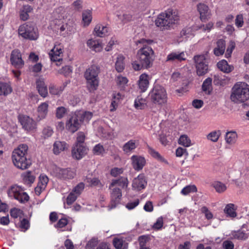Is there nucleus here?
Segmentation results:
<instances>
[{
    "label": "nucleus",
    "instance_id": "nucleus-1",
    "mask_svg": "<svg viewBox=\"0 0 249 249\" xmlns=\"http://www.w3.org/2000/svg\"><path fill=\"white\" fill-rule=\"evenodd\" d=\"M137 60L132 61L131 65L135 71L149 69L152 67L155 59L154 52L148 45H143L137 53Z\"/></svg>",
    "mask_w": 249,
    "mask_h": 249
},
{
    "label": "nucleus",
    "instance_id": "nucleus-41",
    "mask_svg": "<svg viewBox=\"0 0 249 249\" xmlns=\"http://www.w3.org/2000/svg\"><path fill=\"white\" fill-rule=\"evenodd\" d=\"M146 105L145 100L142 97H138L135 100L134 106L137 109H143L145 107Z\"/></svg>",
    "mask_w": 249,
    "mask_h": 249
},
{
    "label": "nucleus",
    "instance_id": "nucleus-32",
    "mask_svg": "<svg viewBox=\"0 0 249 249\" xmlns=\"http://www.w3.org/2000/svg\"><path fill=\"white\" fill-rule=\"evenodd\" d=\"M212 89V79L208 77L204 81L202 85V89L206 93L210 94Z\"/></svg>",
    "mask_w": 249,
    "mask_h": 249
},
{
    "label": "nucleus",
    "instance_id": "nucleus-26",
    "mask_svg": "<svg viewBox=\"0 0 249 249\" xmlns=\"http://www.w3.org/2000/svg\"><path fill=\"white\" fill-rule=\"evenodd\" d=\"M48 104L47 103L44 102L41 103L37 108V119L40 121L44 119L47 113Z\"/></svg>",
    "mask_w": 249,
    "mask_h": 249
},
{
    "label": "nucleus",
    "instance_id": "nucleus-54",
    "mask_svg": "<svg viewBox=\"0 0 249 249\" xmlns=\"http://www.w3.org/2000/svg\"><path fill=\"white\" fill-rule=\"evenodd\" d=\"M233 236L235 239L238 240H245L248 238L247 234L242 231L235 232L233 234Z\"/></svg>",
    "mask_w": 249,
    "mask_h": 249
},
{
    "label": "nucleus",
    "instance_id": "nucleus-63",
    "mask_svg": "<svg viewBox=\"0 0 249 249\" xmlns=\"http://www.w3.org/2000/svg\"><path fill=\"white\" fill-rule=\"evenodd\" d=\"M163 226V219L159 217L157 219L156 222L153 225V228L156 230L160 229Z\"/></svg>",
    "mask_w": 249,
    "mask_h": 249
},
{
    "label": "nucleus",
    "instance_id": "nucleus-7",
    "mask_svg": "<svg viewBox=\"0 0 249 249\" xmlns=\"http://www.w3.org/2000/svg\"><path fill=\"white\" fill-rule=\"evenodd\" d=\"M18 34L23 38L31 40H36L38 37L37 28L34 23L27 22L20 26Z\"/></svg>",
    "mask_w": 249,
    "mask_h": 249
},
{
    "label": "nucleus",
    "instance_id": "nucleus-48",
    "mask_svg": "<svg viewBox=\"0 0 249 249\" xmlns=\"http://www.w3.org/2000/svg\"><path fill=\"white\" fill-rule=\"evenodd\" d=\"M228 80H226L222 76H220L219 75H214V80L213 82L215 85H219L221 86H223L226 84L227 81Z\"/></svg>",
    "mask_w": 249,
    "mask_h": 249
},
{
    "label": "nucleus",
    "instance_id": "nucleus-34",
    "mask_svg": "<svg viewBox=\"0 0 249 249\" xmlns=\"http://www.w3.org/2000/svg\"><path fill=\"white\" fill-rule=\"evenodd\" d=\"M237 139V134L235 131L227 132L225 135V140L227 143L232 144L235 143Z\"/></svg>",
    "mask_w": 249,
    "mask_h": 249
},
{
    "label": "nucleus",
    "instance_id": "nucleus-16",
    "mask_svg": "<svg viewBox=\"0 0 249 249\" xmlns=\"http://www.w3.org/2000/svg\"><path fill=\"white\" fill-rule=\"evenodd\" d=\"M147 184L145 177L143 174L139 175L134 178L132 182V188L138 191L144 189Z\"/></svg>",
    "mask_w": 249,
    "mask_h": 249
},
{
    "label": "nucleus",
    "instance_id": "nucleus-55",
    "mask_svg": "<svg viewBox=\"0 0 249 249\" xmlns=\"http://www.w3.org/2000/svg\"><path fill=\"white\" fill-rule=\"evenodd\" d=\"M53 133V130L51 127H46L42 131V136L44 138L46 139L52 136Z\"/></svg>",
    "mask_w": 249,
    "mask_h": 249
},
{
    "label": "nucleus",
    "instance_id": "nucleus-64",
    "mask_svg": "<svg viewBox=\"0 0 249 249\" xmlns=\"http://www.w3.org/2000/svg\"><path fill=\"white\" fill-rule=\"evenodd\" d=\"M67 224L68 220L66 218H61L59 219L55 226L56 228H62L66 226Z\"/></svg>",
    "mask_w": 249,
    "mask_h": 249
},
{
    "label": "nucleus",
    "instance_id": "nucleus-51",
    "mask_svg": "<svg viewBox=\"0 0 249 249\" xmlns=\"http://www.w3.org/2000/svg\"><path fill=\"white\" fill-rule=\"evenodd\" d=\"M85 184L83 182L78 184L72 190V192L78 196H79L84 189Z\"/></svg>",
    "mask_w": 249,
    "mask_h": 249
},
{
    "label": "nucleus",
    "instance_id": "nucleus-56",
    "mask_svg": "<svg viewBox=\"0 0 249 249\" xmlns=\"http://www.w3.org/2000/svg\"><path fill=\"white\" fill-rule=\"evenodd\" d=\"M104 151V148L102 145L100 144H96L93 148L92 151L94 154L99 155L102 154Z\"/></svg>",
    "mask_w": 249,
    "mask_h": 249
},
{
    "label": "nucleus",
    "instance_id": "nucleus-2",
    "mask_svg": "<svg viewBox=\"0 0 249 249\" xmlns=\"http://www.w3.org/2000/svg\"><path fill=\"white\" fill-rule=\"evenodd\" d=\"M28 146L26 144H19L15 149L12 154V160L14 165L21 170L28 169L32 164L29 158H27Z\"/></svg>",
    "mask_w": 249,
    "mask_h": 249
},
{
    "label": "nucleus",
    "instance_id": "nucleus-49",
    "mask_svg": "<svg viewBox=\"0 0 249 249\" xmlns=\"http://www.w3.org/2000/svg\"><path fill=\"white\" fill-rule=\"evenodd\" d=\"M85 135L83 132H79L77 133L76 142L75 144L85 145Z\"/></svg>",
    "mask_w": 249,
    "mask_h": 249
},
{
    "label": "nucleus",
    "instance_id": "nucleus-37",
    "mask_svg": "<svg viewBox=\"0 0 249 249\" xmlns=\"http://www.w3.org/2000/svg\"><path fill=\"white\" fill-rule=\"evenodd\" d=\"M113 245L117 249H126L127 248V244L122 238H115L113 240Z\"/></svg>",
    "mask_w": 249,
    "mask_h": 249
},
{
    "label": "nucleus",
    "instance_id": "nucleus-35",
    "mask_svg": "<svg viewBox=\"0 0 249 249\" xmlns=\"http://www.w3.org/2000/svg\"><path fill=\"white\" fill-rule=\"evenodd\" d=\"M76 113L79 117L81 123L84 122H89V121L90 120L92 117V113L89 111H79Z\"/></svg>",
    "mask_w": 249,
    "mask_h": 249
},
{
    "label": "nucleus",
    "instance_id": "nucleus-12",
    "mask_svg": "<svg viewBox=\"0 0 249 249\" xmlns=\"http://www.w3.org/2000/svg\"><path fill=\"white\" fill-rule=\"evenodd\" d=\"M10 61L12 65L18 69H21L24 65V61L21 57V53L18 50H14L12 52Z\"/></svg>",
    "mask_w": 249,
    "mask_h": 249
},
{
    "label": "nucleus",
    "instance_id": "nucleus-9",
    "mask_svg": "<svg viewBox=\"0 0 249 249\" xmlns=\"http://www.w3.org/2000/svg\"><path fill=\"white\" fill-rule=\"evenodd\" d=\"M194 60L196 64V73L198 76H203L208 72V65L206 63V54L194 56Z\"/></svg>",
    "mask_w": 249,
    "mask_h": 249
},
{
    "label": "nucleus",
    "instance_id": "nucleus-28",
    "mask_svg": "<svg viewBox=\"0 0 249 249\" xmlns=\"http://www.w3.org/2000/svg\"><path fill=\"white\" fill-rule=\"evenodd\" d=\"M218 69L225 72L229 73L233 70L234 67L232 65H230L225 60H222L217 63V64Z\"/></svg>",
    "mask_w": 249,
    "mask_h": 249
},
{
    "label": "nucleus",
    "instance_id": "nucleus-33",
    "mask_svg": "<svg viewBox=\"0 0 249 249\" xmlns=\"http://www.w3.org/2000/svg\"><path fill=\"white\" fill-rule=\"evenodd\" d=\"M67 148V144L64 142L56 141L53 144V152L55 154H58L61 151Z\"/></svg>",
    "mask_w": 249,
    "mask_h": 249
},
{
    "label": "nucleus",
    "instance_id": "nucleus-53",
    "mask_svg": "<svg viewBox=\"0 0 249 249\" xmlns=\"http://www.w3.org/2000/svg\"><path fill=\"white\" fill-rule=\"evenodd\" d=\"M98 244L97 238H93L90 239L86 246V249H95Z\"/></svg>",
    "mask_w": 249,
    "mask_h": 249
},
{
    "label": "nucleus",
    "instance_id": "nucleus-59",
    "mask_svg": "<svg viewBox=\"0 0 249 249\" xmlns=\"http://www.w3.org/2000/svg\"><path fill=\"white\" fill-rule=\"evenodd\" d=\"M66 112V109L63 107H58L56 109V116L57 118H62Z\"/></svg>",
    "mask_w": 249,
    "mask_h": 249
},
{
    "label": "nucleus",
    "instance_id": "nucleus-8",
    "mask_svg": "<svg viewBox=\"0 0 249 249\" xmlns=\"http://www.w3.org/2000/svg\"><path fill=\"white\" fill-rule=\"evenodd\" d=\"M9 197H13L21 203L27 202L29 199L27 194L24 192L22 188L17 185L11 186L7 190Z\"/></svg>",
    "mask_w": 249,
    "mask_h": 249
},
{
    "label": "nucleus",
    "instance_id": "nucleus-22",
    "mask_svg": "<svg viewBox=\"0 0 249 249\" xmlns=\"http://www.w3.org/2000/svg\"><path fill=\"white\" fill-rule=\"evenodd\" d=\"M226 49L225 41L222 39H218L216 42V46L213 49V53L216 56L224 54Z\"/></svg>",
    "mask_w": 249,
    "mask_h": 249
},
{
    "label": "nucleus",
    "instance_id": "nucleus-40",
    "mask_svg": "<svg viewBox=\"0 0 249 249\" xmlns=\"http://www.w3.org/2000/svg\"><path fill=\"white\" fill-rule=\"evenodd\" d=\"M149 153L154 158L157 159L159 161L167 163L166 160L160 154L159 152L156 151L152 148L148 146Z\"/></svg>",
    "mask_w": 249,
    "mask_h": 249
},
{
    "label": "nucleus",
    "instance_id": "nucleus-11",
    "mask_svg": "<svg viewBox=\"0 0 249 249\" xmlns=\"http://www.w3.org/2000/svg\"><path fill=\"white\" fill-rule=\"evenodd\" d=\"M54 172L57 178L62 179H71L75 176V172L70 168H56Z\"/></svg>",
    "mask_w": 249,
    "mask_h": 249
},
{
    "label": "nucleus",
    "instance_id": "nucleus-58",
    "mask_svg": "<svg viewBox=\"0 0 249 249\" xmlns=\"http://www.w3.org/2000/svg\"><path fill=\"white\" fill-rule=\"evenodd\" d=\"M77 196V195L71 192L67 197V203L68 205H71L75 201Z\"/></svg>",
    "mask_w": 249,
    "mask_h": 249
},
{
    "label": "nucleus",
    "instance_id": "nucleus-23",
    "mask_svg": "<svg viewBox=\"0 0 249 249\" xmlns=\"http://www.w3.org/2000/svg\"><path fill=\"white\" fill-rule=\"evenodd\" d=\"M149 83L148 75L147 74L143 73L140 76L138 85L142 92H144L147 89Z\"/></svg>",
    "mask_w": 249,
    "mask_h": 249
},
{
    "label": "nucleus",
    "instance_id": "nucleus-42",
    "mask_svg": "<svg viewBox=\"0 0 249 249\" xmlns=\"http://www.w3.org/2000/svg\"><path fill=\"white\" fill-rule=\"evenodd\" d=\"M221 135V132L220 130L214 131L210 133L207 135V139L213 142H216L218 140L219 137Z\"/></svg>",
    "mask_w": 249,
    "mask_h": 249
},
{
    "label": "nucleus",
    "instance_id": "nucleus-14",
    "mask_svg": "<svg viewBox=\"0 0 249 249\" xmlns=\"http://www.w3.org/2000/svg\"><path fill=\"white\" fill-rule=\"evenodd\" d=\"M87 153V148L85 145L74 144L71 150V155L73 158L80 160Z\"/></svg>",
    "mask_w": 249,
    "mask_h": 249
},
{
    "label": "nucleus",
    "instance_id": "nucleus-46",
    "mask_svg": "<svg viewBox=\"0 0 249 249\" xmlns=\"http://www.w3.org/2000/svg\"><path fill=\"white\" fill-rule=\"evenodd\" d=\"M64 89V87H57L54 85H51L49 87V92L53 95L60 94Z\"/></svg>",
    "mask_w": 249,
    "mask_h": 249
},
{
    "label": "nucleus",
    "instance_id": "nucleus-5",
    "mask_svg": "<svg viewBox=\"0 0 249 249\" xmlns=\"http://www.w3.org/2000/svg\"><path fill=\"white\" fill-rule=\"evenodd\" d=\"M99 70L95 65L91 66L84 73V77L87 81V87L90 92L97 89L99 85L98 75Z\"/></svg>",
    "mask_w": 249,
    "mask_h": 249
},
{
    "label": "nucleus",
    "instance_id": "nucleus-57",
    "mask_svg": "<svg viewBox=\"0 0 249 249\" xmlns=\"http://www.w3.org/2000/svg\"><path fill=\"white\" fill-rule=\"evenodd\" d=\"M201 211L202 213L205 214L206 218L209 220L213 217V213L208 210V208L206 206H203L201 209Z\"/></svg>",
    "mask_w": 249,
    "mask_h": 249
},
{
    "label": "nucleus",
    "instance_id": "nucleus-10",
    "mask_svg": "<svg viewBox=\"0 0 249 249\" xmlns=\"http://www.w3.org/2000/svg\"><path fill=\"white\" fill-rule=\"evenodd\" d=\"M81 122L76 113L72 114L67 121L66 124V128L71 132L74 133L80 127Z\"/></svg>",
    "mask_w": 249,
    "mask_h": 249
},
{
    "label": "nucleus",
    "instance_id": "nucleus-29",
    "mask_svg": "<svg viewBox=\"0 0 249 249\" xmlns=\"http://www.w3.org/2000/svg\"><path fill=\"white\" fill-rule=\"evenodd\" d=\"M87 44L90 49L95 52H100L103 48L102 44L96 40L89 39Z\"/></svg>",
    "mask_w": 249,
    "mask_h": 249
},
{
    "label": "nucleus",
    "instance_id": "nucleus-31",
    "mask_svg": "<svg viewBox=\"0 0 249 249\" xmlns=\"http://www.w3.org/2000/svg\"><path fill=\"white\" fill-rule=\"evenodd\" d=\"M94 31L97 36L103 37L107 35V28L101 24H97L95 27Z\"/></svg>",
    "mask_w": 249,
    "mask_h": 249
},
{
    "label": "nucleus",
    "instance_id": "nucleus-61",
    "mask_svg": "<svg viewBox=\"0 0 249 249\" xmlns=\"http://www.w3.org/2000/svg\"><path fill=\"white\" fill-rule=\"evenodd\" d=\"M244 23L243 17L242 15H238L235 19V25L238 27H241Z\"/></svg>",
    "mask_w": 249,
    "mask_h": 249
},
{
    "label": "nucleus",
    "instance_id": "nucleus-15",
    "mask_svg": "<svg viewBox=\"0 0 249 249\" xmlns=\"http://www.w3.org/2000/svg\"><path fill=\"white\" fill-rule=\"evenodd\" d=\"M122 196V192L119 188L114 187L112 189L111 193V202L108 206L109 209L116 207L117 204L119 203Z\"/></svg>",
    "mask_w": 249,
    "mask_h": 249
},
{
    "label": "nucleus",
    "instance_id": "nucleus-44",
    "mask_svg": "<svg viewBox=\"0 0 249 249\" xmlns=\"http://www.w3.org/2000/svg\"><path fill=\"white\" fill-rule=\"evenodd\" d=\"M197 191V188L195 185H188L183 188L181 193L183 195H187L191 193H195Z\"/></svg>",
    "mask_w": 249,
    "mask_h": 249
},
{
    "label": "nucleus",
    "instance_id": "nucleus-52",
    "mask_svg": "<svg viewBox=\"0 0 249 249\" xmlns=\"http://www.w3.org/2000/svg\"><path fill=\"white\" fill-rule=\"evenodd\" d=\"M10 213L12 217L17 218L21 216L22 214V211L18 208H14L11 209Z\"/></svg>",
    "mask_w": 249,
    "mask_h": 249
},
{
    "label": "nucleus",
    "instance_id": "nucleus-47",
    "mask_svg": "<svg viewBox=\"0 0 249 249\" xmlns=\"http://www.w3.org/2000/svg\"><path fill=\"white\" fill-rule=\"evenodd\" d=\"M23 179L27 184H30L34 182L35 177L31 172H27L23 175Z\"/></svg>",
    "mask_w": 249,
    "mask_h": 249
},
{
    "label": "nucleus",
    "instance_id": "nucleus-60",
    "mask_svg": "<svg viewBox=\"0 0 249 249\" xmlns=\"http://www.w3.org/2000/svg\"><path fill=\"white\" fill-rule=\"evenodd\" d=\"M146 241L147 238L144 236H141L139 238V242L140 246V249H150L145 246Z\"/></svg>",
    "mask_w": 249,
    "mask_h": 249
},
{
    "label": "nucleus",
    "instance_id": "nucleus-38",
    "mask_svg": "<svg viewBox=\"0 0 249 249\" xmlns=\"http://www.w3.org/2000/svg\"><path fill=\"white\" fill-rule=\"evenodd\" d=\"M124 57L123 55H119L117 58L115 63V68L116 71L119 72H122L124 68Z\"/></svg>",
    "mask_w": 249,
    "mask_h": 249
},
{
    "label": "nucleus",
    "instance_id": "nucleus-36",
    "mask_svg": "<svg viewBox=\"0 0 249 249\" xmlns=\"http://www.w3.org/2000/svg\"><path fill=\"white\" fill-rule=\"evenodd\" d=\"M12 91V89L10 85L6 83H0V95L6 96Z\"/></svg>",
    "mask_w": 249,
    "mask_h": 249
},
{
    "label": "nucleus",
    "instance_id": "nucleus-6",
    "mask_svg": "<svg viewBox=\"0 0 249 249\" xmlns=\"http://www.w3.org/2000/svg\"><path fill=\"white\" fill-rule=\"evenodd\" d=\"M151 102L155 104L163 105L167 102V94L164 88L159 85L154 86L148 95Z\"/></svg>",
    "mask_w": 249,
    "mask_h": 249
},
{
    "label": "nucleus",
    "instance_id": "nucleus-4",
    "mask_svg": "<svg viewBox=\"0 0 249 249\" xmlns=\"http://www.w3.org/2000/svg\"><path fill=\"white\" fill-rule=\"evenodd\" d=\"M178 20V12L173 9H168L165 12L160 14L155 20L157 26L161 30L168 29Z\"/></svg>",
    "mask_w": 249,
    "mask_h": 249
},
{
    "label": "nucleus",
    "instance_id": "nucleus-13",
    "mask_svg": "<svg viewBox=\"0 0 249 249\" xmlns=\"http://www.w3.org/2000/svg\"><path fill=\"white\" fill-rule=\"evenodd\" d=\"M18 120L22 126V127L28 131L36 128V124L35 122L30 117L26 115H19L18 117Z\"/></svg>",
    "mask_w": 249,
    "mask_h": 249
},
{
    "label": "nucleus",
    "instance_id": "nucleus-3",
    "mask_svg": "<svg viewBox=\"0 0 249 249\" xmlns=\"http://www.w3.org/2000/svg\"><path fill=\"white\" fill-rule=\"evenodd\" d=\"M230 99L235 104L246 105L245 103L249 100V85L245 83H237L231 89Z\"/></svg>",
    "mask_w": 249,
    "mask_h": 249
},
{
    "label": "nucleus",
    "instance_id": "nucleus-20",
    "mask_svg": "<svg viewBox=\"0 0 249 249\" xmlns=\"http://www.w3.org/2000/svg\"><path fill=\"white\" fill-rule=\"evenodd\" d=\"M36 86L39 94L43 97H46L48 95L47 86L45 85L44 79L39 77L36 80Z\"/></svg>",
    "mask_w": 249,
    "mask_h": 249
},
{
    "label": "nucleus",
    "instance_id": "nucleus-19",
    "mask_svg": "<svg viewBox=\"0 0 249 249\" xmlns=\"http://www.w3.org/2000/svg\"><path fill=\"white\" fill-rule=\"evenodd\" d=\"M197 10L200 14V18L201 21H205L210 17L211 13L209 7L203 3H199L197 5Z\"/></svg>",
    "mask_w": 249,
    "mask_h": 249
},
{
    "label": "nucleus",
    "instance_id": "nucleus-27",
    "mask_svg": "<svg viewBox=\"0 0 249 249\" xmlns=\"http://www.w3.org/2000/svg\"><path fill=\"white\" fill-rule=\"evenodd\" d=\"M128 184L127 178L122 177L117 179H113L109 186V189H111L115 185H117L122 188H126Z\"/></svg>",
    "mask_w": 249,
    "mask_h": 249
},
{
    "label": "nucleus",
    "instance_id": "nucleus-62",
    "mask_svg": "<svg viewBox=\"0 0 249 249\" xmlns=\"http://www.w3.org/2000/svg\"><path fill=\"white\" fill-rule=\"evenodd\" d=\"M223 247L224 249H233L234 244L230 240H226L223 242Z\"/></svg>",
    "mask_w": 249,
    "mask_h": 249
},
{
    "label": "nucleus",
    "instance_id": "nucleus-30",
    "mask_svg": "<svg viewBox=\"0 0 249 249\" xmlns=\"http://www.w3.org/2000/svg\"><path fill=\"white\" fill-rule=\"evenodd\" d=\"M237 209V207L232 203L227 204L224 210V213L231 217H235L236 216V213L235 211Z\"/></svg>",
    "mask_w": 249,
    "mask_h": 249
},
{
    "label": "nucleus",
    "instance_id": "nucleus-24",
    "mask_svg": "<svg viewBox=\"0 0 249 249\" xmlns=\"http://www.w3.org/2000/svg\"><path fill=\"white\" fill-rule=\"evenodd\" d=\"M61 53H62L61 49L56 48L55 46H54L53 48L51 50L49 54L51 61L59 62L62 60L60 56Z\"/></svg>",
    "mask_w": 249,
    "mask_h": 249
},
{
    "label": "nucleus",
    "instance_id": "nucleus-50",
    "mask_svg": "<svg viewBox=\"0 0 249 249\" xmlns=\"http://www.w3.org/2000/svg\"><path fill=\"white\" fill-rule=\"evenodd\" d=\"M48 181L49 178L46 176L40 175L37 185L46 188Z\"/></svg>",
    "mask_w": 249,
    "mask_h": 249
},
{
    "label": "nucleus",
    "instance_id": "nucleus-21",
    "mask_svg": "<svg viewBox=\"0 0 249 249\" xmlns=\"http://www.w3.org/2000/svg\"><path fill=\"white\" fill-rule=\"evenodd\" d=\"M84 180L88 186L91 187L102 188L103 186L98 178L92 177L91 175L87 176Z\"/></svg>",
    "mask_w": 249,
    "mask_h": 249
},
{
    "label": "nucleus",
    "instance_id": "nucleus-17",
    "mask_svg": "<svg viewBox=\"0 0 249 249\" xmlns=\"http://www.w3.org/2000/svg\"><path fill=\"white\" fill-rule=\"evenodd\" d=\"M131 160L133 168L137 171L142 170L146 163L145 159L140 156L133 155L131 157Z\"/></svg>",
    "mask_w": 249,
    "mask_h": 249
},
{
    "label": "nucleus",
    "instance_id": "nucleus-45",
    "mask_svg": "<svg viewBox=\"0 0 249 249\" xmlns=\"http://www.w3.org/2000/svg\"><path fill=\"white\" fill-rule=\"evenodd\" d=\"M83 21L84 23L88 25L91 21V15L89 10H86L83 12L82 14Z\"/></svg>",
    "mask_w": 249,
    "mask_h": 249
},
{
    "label": "nucleus",
    "instance_id": "nucleus-39",
    "mask_svg": "<svg viewBox=\"0 0 249 249\" xmlns=\"http://www.w3.org/2000/svg\"><path fill=\"white\" fill-rule=\"evenodd\" d=\"M212 186L215 189V191L218 193L224 192L227 189V186L224 183L220 181L213 182Z\"/></svg>",
    "mask_w": 249,
    "mask_h": 249
},
{
    "label": "nucleus",
    "instance_id": "nucleus-18",
    "mask_svg": "<svg viewBox=\"0 0 249 249\" xmlns=\"http://www.w3.org/2000/svg\"><path fill=\"white\" fill-rule=\"evenodd\" d=\"M139 143L138 140H130L123 145L122 147L123 151L125 154H129L133 152L138 146Z\"/></svg>",
    "mask_w": 249,
    "mask_h": 249
},
{
    "label": "nucleus",
    "instance_id": "nucleus-25",
    "mask_svg": "<svg viewBox=\"0 0 249 249\" xmlns=\"http://www.w3.org/2000/svg\"><path fill=\"white\" fill-rule=\"evenodd\" d=\"M186 59L185 55L183 52L181 53L173 52L169 54L166 58V61L173 62L176 60L181 61Z\"/></svg>",
    "mask_w": 249,
    "mask_h": 249
},
{
    "label": "nucleus",
    "instance_id": "nucleus-43",
    "mask_svg": "<svg viewBox=\"0 0 249 249\" xmlns=\"http://www.w3.org/2000/svg\"><path fill=\"white\" fill-rule=\"evenodd\" d=\"M179 144L185 147H188L191 145V141L187 135H182L178 140Z\"/></svg>",
    "mask_w": 249,
    "mask_h": 249
}]
</instances>
